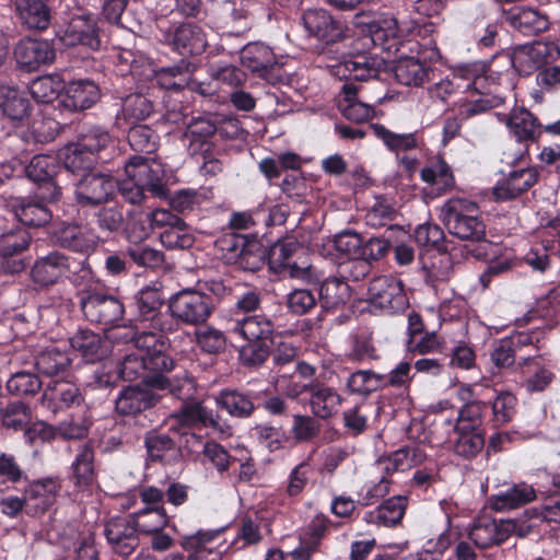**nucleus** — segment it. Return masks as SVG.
Listing matches in <instances>:
<instances>
[{"mask_svg": "<svg viewBox=\"0 0 560 560\" xmlns=\"http://www.w3.org/2000/svg\"><path fill=\"white\" fill-rule=\"evenodd\" d=\"M32 109L25 92L13 86H0V112L8 119L22 122L31 116Z\"/></svg>", "mask_w": 560, "mask_h": 560, "instance_id": "nucleus-31", "label": "nucleus"}, {"mask_svg": "<svg viewBox=\"0 0 560 560\" xmlns=\"http://www.w3.org/2000/svg\"><path fill=\"white\" fill-rule=\"evenodd\" d=\"M302 393L310 394L311 410L320 419H328L336 415L342 402L341 396L334 388L323 384H305L300 390H290L289 395L295 397Z\"/></svg>", "mask_w": 560, "mask_h": 560, "instance_id": "nucleus-20", "label": "nucleus"}, {"mask_svg": "<svg viewBox=\"0 0 560 560\" xmlns=\"http://www.w3.org/2000/svg\"><path fill=\"white\" fill-rule=\"evenodd\" d=\"M73 196L81 208H98L110 202L117 192V180L103 172L84 173L73 178Z\"/></svg>", "mask_w": 560, "mask_h": 560, "instance_id": "nucleus-6", "label": "nucleus"}, {"mask_svg": "<svg viewBox=\"0 0 560 560\" xmlns=\"http://www.w3.org/2000/svg\"><path fill=\"white\" fill-rule=\"evenodd\" d=\"M62 91L65 92V82L57 73L37 77L30 84V93L37 103H51Z\"/></svg>", "mask_w": 560, "mask_h": 560, "instance_id": "nucleus-47", "label": "nucleus"}, {"mask_svg": "<svg viewBox=\"0 0 560 560\" xmlns=\"http://www.w3.org/2000/svg\"><path fill=\"white\" fill-rule=\"evenodd\" d=\"M218 131L217 122L209 116L194 117L186 124L185 137L189 139L188 151L191 155L210 153L211 139Z\"/></svg>", "mask_w": 560, "mask_h": 560, "instance_id": "nucleus-27", "label": "nucleus"}, {"mask_svg": "<svg viewBox=\"0 0 560 560\" xmlns=\"http://www.w3.org/2000/svg\"><path fill=\"white\" fill-rule=\"evenodd\" d=\"M104 534L112 550L120 557L130 556L139 546V533L131 520L117 518L108 522Z\"/></svg>", "mask_w": 560, "mask_h": 560, "instance_id": "nucleus-23", "label": "nucleus"}, {"mask_svg": "<svg viewBox=\"0 0 560 560\" xmlns=\"http://www.w3.org/2000/svg\"><path fill=\"white\" fill-rule=\"evenodd\" d=\"M98 160L81 149L78 143L71 142L63 150L62 166L66 172L71 173L74 178L84 173L94 172V165Z\"/></svg>", "mask_w": 560, "mask_h": 560, "instance_id": "nucleus-45", "label": "nucleus"}, {"mask_svg": "<svg viewBox=\"0 0 560 560\" xmlns=\"http://www.w3.org/2000/svg\"><path fill=\"white\" fill-rule=\"evenodd\" d=\"M83 396L77 384L63 378L50 381L42 396V402L54 412L79 406Z\"/></svg>", "mask_w": 560, "mask_h": 560, "instance_id": "nucleus-22", "label": "nucleus"}, {"mask_svg": "<svg viewBox=\"0 0 560 560\" xmlns=\"http://www.w3.org/2000/svg\"><path fill=\"white\" fill-rule=\"evenodd\" d=\"M126 254L139 267L158 268L164 262V254L161 250L142 243L128 246Z\"/></svg>", "mask_w": 560, "mask_h": 560, "instance_id": "nucleus-60", "label": "nucleus"}, {"mask_svg": "<svg viewBox=\"0 0 560 560\" xmlns=\"http://www.w3.org/2000/svg\"><path fill=\"white\" fill-rule=\"evenodd\" d=\"M127 140L133 151L150 154L156 151L160 137L150 126L137 124L129 128Z\"/></svg>", "mask_w": 560, "mask_h": 560, "instance_id": "nucleus-48", "label": "nucleus"}, {"mask_svg": "<svg viewBox=\"0 0 560 560\" xmlns=\"http://www.w3.org/2000/svg\"><path fill=\"white\" fill-rule=\"evenodd\" d=\"M31 235L21 229L10 230L0 234V257H18L27 249Z\"/></svg>", "mask_w": 560, "mask_h": 560, "instance_id": "nucleus-52", "label": "nucleus"}, {"mask_svg": "<svg viewBox=\"0 0 560 560\" xmlns=\"http://www.w3.org/2000/svg\"><path fill=\"white\" fill-rule=\"evenodd\" d=\"M400 84L420 86L430 80L431 68L415 57H400L394 67Z\"/></svg>", "mask_w": 560, "mask_h": 560, "instance_id": "nucleus-39", "label": "nucleus"}, {"mask_svg": "<svg viewBox=\"0 0 560 560\" xmlns=\"http://www.w3.org/2000/svg\"><path fill=\"white\" fill-rule=\"evenodd\" d=\"M217 535L214 532H199L184 537L182 547L187 551H191L186 560H221V552L212 547H208Z\"/></svg>", "mask_w": 560, "mask_h": 560, "instance_id": "nucleus-46", "label": "nucleus"}, {"mask_svg": "<svg viewBox=\"0 0 560 560\" xmlns=\"http://www.w3.org/2000/svg\"><path fill=\"white\" fill-rule=\"evenodd\" d=\"M351 296V290L346 281L338 276L325 279L318 290L320 306L328 311L345 305Z\"/></svg>", "mask_w": 560, "mask_h": 560, "instance_id": "nucleus-43", "label": "nucleus"}, {"mask_svg": "<svg viewBox=\"0 0 560 560\" xmlns=\"http://www.w3.org/2000/svg\"><path fill=\"white\" fill-rule=\"evenodd\" d=\"M148 459L164 465L177 464L182 458V446L166 433L149 431L144 435Z\"/></svg>", "mask_w": 560, "mask_h": 560, "instance_id": "nucleus-29", "label": "nucleus"}, {"mask_svg": "<svg viewBox=\"0 0 560 560\" xmlns=\"http://www.w3.org/2000/svg\"><path fill=\"white\" fill-rule=\"evenodd\" d=\"M406 506V497L394 495L380 504L375 511L366 512L364 521L385 526H395L402 520Z\"/></svg>", "mask_w": 560, "mask_h": 560, "instance_id": "nucleus-40", "label": "nucleus"}, {"mask_svg": "<svg viewBox=\"0 0 560 560\" xmlns=\"http://www.w3.org/2000/svg\"><path fill=\"white\" fill-rule=\"evenodd\" d=\"M54 238L59 247L82 255H89L95 246L92 230L78 222H61L54 233Z\"/></svg>", "mask_w": 560, "mask_h": 560, "instance_id": "nucleus-19", "label": "nucleus"}, {"mask_svg": "<svg viewBox=\"0 0 560 560\" xmlns=\"http://www.w3.org/2000/svg\"><path fill=\"white\" fill-rule=\"evenodd\" d=\"M359 86L353 82H346L342 85V93L345 94V100L349 102V104L342 109V115L351 121L361 124L369 120L374 109L372 106L364 104L362 102L353 101L358 93Z\"/></svg>", "mask_w": 560, "mask_h": 560, "instance_id": "nucleus-49", "label": "nucleus"}, {"mask_svg": "<svg viewBox=\"0 0 560 560\" xmlns=\"http://www.w3.org/2000/svg\"><path fill=\"white\" fill-rule=\"evenodd\" d=\"M505 122L518 142H534L541 133L538 119L524 107L514 108Z\"/></svg>", "mask_w": 560, "mask_h": 560, "instance_id": "nucleus-33", "label": "nucleus"}, {"mask_svg": "<svg viewBox=\"0 0 560 560\" xmlns=\"http://www.w3.org/2000/svg\"><path fill=\"white\" fill-rule=\"evenodd\" d=\"M170 318L180 325L201 326L215 310L214 299L202 290L183 289L171 295L167 302Z\"/></svg>", "mask_w": 560, "mask_h": 560, "instance_id": "nucleus-4", "label": "nucleus"}, {"mask_svg": "<svg viewBox=\"0 0 560 560\" xmlns=\"http://www.w3.org/2000/svg\"><path fill=\"white\" fill-rule=\"evenodd\" d=\"M8 207L19 222L30 228L44 226L52 219V212L47 205L43 200L36 198H12L9 201Z\"/></svg>", "mask_w": 560, "mask_h": 560, "instance_id": "nucleus-24", "label": "nucleus"}, {"mask_svg": "<svg viewBox=\"0 0 560 560\" xmlns=\"http://www.w3.org/2000/svg\"><path fill=\"white\" fill-rule=\"evenodd\" d=\"M299 243L295 241H279L268 252V265L277 273L284 272L285 267L291 262L293 254L298 250Z\"/></svg>", "mask_w": 560, "mask_h": 560, "instance_id": "nucleus-58", "label": "nucleus"}, {"mask_svg": "<svg viewBox=\"0 0 560 560\" xmlns=\"http://www.w3.org/2000/svg\"><path fill=\"white\" fill-rule=\"evenodd\" d=\"M440 219L453 236L470 242L486 240V224L476 202L451 198L441 207Z\"/></svg>", "mask_w": 560, "mask_h": 560, "instance_id": "nucleus-3", "label": "nucleus"}, {"mask_svg": "<svg viewBox=\"0 0 560 560\" xmlns=\"http://www.w3.org/2000/svg\"><path fill=\"white\" fill-rule=\"evenodd\" d=\"M155 112L154 103L144 94L132 93L122 100L121 109L116 115V124H128L149 118Z\"/></svg>", "mask_w": 560, "mask_h": 560, "instance_id": "nucleus-38", "label": "nucleus"}, {"mask_svg": "<svg viewBox=\"0 0 560 560\" xmlns=\"http://www.w3.org/2000/svg\"><path fill=\"white\" fill-rule=\"evenodd\" d=\"M374 133L382 139L390 151H409L419 145L416 133H395L386 129L383 125H372Z\"/></svg>", "mask_w": 560, "mask_h": 560, "instance_id": "nucleus-53", "label": "nucleus"}, {"mask_svg": "<svg viewBox=\"0 0 560 560\" xmlns=\"http://www.w3.org/2000/svg\"><path fill=\"white\" fill-rule=\"evenodd\" d=\"M71 360L69 355L57 349L48 348L42 351L35 360L36 371L50 378H63L69 372Z\"/></svg>", "mask_w": 560, "mask_h": 560, "instance_id": "nucleus-37", "label": "nucleus"}, {"mask_svg": "<svg viewBox=\"0 0 560 560\" xmlns=\"http://www.w3.org/2000/svg\"><path fill=\"white\" fill-rule=\"evenodd\" d=\"M71 481L79 490L90 487L95 479L94 451L89 444L80 447L71 465Z\"/></svg>", "mask_w": 560, "mask_h": 560, "instance_id": "nucleus-44", "label": "nucleus"}, {"mask_svg": "<svg viewBox=\"0 0 560 560\" xmlns=\"http://www.w3.org/2000/svg\"><path fill=\"white\" fill-rule=\"evenodd\" d=\"M160 390L167 392L173 397L182 401V406L176 413L178 423L185 429L194 427H211L222 431L220 417L208 409L199 401H194L197 388L192 377L184 372L183 376L154 377L151 381Z\"/></svg>", "mask_w": 560, "mask_h": 560, "instance_id": "nucleus-1", "label": "nucleus"}, {"mask_svg": "<svg viewBox=\"0 0 560 560\" xmlns=\"http://www.w3.org/2000/svg\"><path fill=\"white\" fill-rule=\"evenodd\" d=\"M241 61L252 72L258 73L270 84L282 81L280 67L270 47L260 43H250L241 51Z\"/></svg>", "mask_w": 560, "mask_h": 560, "instance_id": "nucleus-15", "label": "nucleus"}, {"mask_svg": "<svg viewBox=\"0 0 560 560\" xmlns=\"http://www.w3.org/2000/svg\"><path fill=\"white\" fill-rule=\"evenodd\" d=\"M71 271L70 258L61 252L54 250L35 260L31 269V279L36 287L44 289L57 284Z\"/></svg>", "mask_w": 560, "mask_h": 560, "instance_id": "nucleus-14", "label": "nucleus"}, {"mask_svg": "<svg viewBox=\"0 0 560 560\" xmlns=\"http://www.w3.org/2000/svg\"><path fill=\"white\" fill-rule=\"evenodd\" d=\"M535 498V489L532 486L522 482L492 495L490 498V506L494 511L500 512L516 509L523 504L532 502Z\"/></svg>", "mask_w": 560, "mask_h": 560, "instance_id": "nucleus-41", "label": "nucleus"}, {"mask_svg": "<svg viewBox=\"0 0 560 560\" xmlns=\"http://www.w3.org/2000/svg\"><path fill=\"white\" fill-rule=\"evenodd\" d=\"M249 240L247 235L230 231L218 237L215 246L222 252L225 260L233 264L236 257H240Z\"/></svg>", "mask_w": 560, "mask_h": 560, "instance_id": "nucleus-64", "label": "nucleus"}, {"mask_svg": "<svg viewBox=\"0 0 560 560\" xmlns=\"http://www.w3.org/2000/svg\"><path fill=\"white\" fill-rule=\"evenodd\" d=\"M85 152L92 154L97 160L105 162L109 156L107 151L114 149V140L108 133L101 127L92 126L83 129L74 141Z\"/></svg>", "mask_w": 560, "mask_h": 560, "instance_id": "nucleus-36", "label": "nucleus"}, {"mask_svg": "<svg viewBox=\"0 0 560 560\" xmlns=\"http://www.w3.org/2000/svg\"><path fill=\"white\" fill-rule=\"evenodd\" d=\"M145 361L144 350L137 348L136 351L127 353L120 362L119 373L121 377L129 382L142 377L147 383V377L150 375Z\"/></svg>", "mask_w": 560, "mask_h": 560, "instance_id": "nucleus-55", "label": "nucleus"}, {"mask_svg": "<svg viewBox=\"0 0 560 560\" xmlns=\"http://www.w3.org/2000/svg\"><path fill=\"white\" fill-rule=\"evenodd\" d=\"M15 10L21 25L28 31H46L52 20L48 0H16Z\"/></svg>", "mask_w": 560, "mask_h": 560, "instance_id": "nucleus-28", "label": "nucleus"}, {"mask_svg": "<svg viewBox=\"0 0 560 560\" xmlns=\"http://www.w3.org/2000/svg\"><path fill=\"white\" fill-rule=\"evenodd\" d=\"M416 242L423 247H432L438 252L446 253L448 250L445 243V235L443 230L432 223L420 224L415 230Z\"/></svg>", "mask_w": 560, "mask_h": 560, "instance_id": "nucleus-62", "label": "nucleus"}, {"mask_svg": "<svg viewBox=\"0 0 560 560\" xmlns=\"http://www.w3.org/2000/svg\"><path fill=\"white\" fill-rule=\"evenodd\" d=\"M13 58L16 67L23 72L39 71L56 61L57 50L54 39L26 36L14 46Z\"/></svg>", "mask_w": 560, "mask_h": 560, "instance_id": "nucleus-8", "label": "nucleus"}, {"mask_svg": "<svg viewBox=\"0 0 560 560\" xmlns=\"http://www.w3.org/2000/svg\"><path fill=\"white\" fill-rule=\"evenodd\" d=\"M234 330L246 341L238 351L241 363L246 368L262 365L275 346L272 320L265 315L246 316L236 322Z\"/></svg>", "mask_w": 560, "mask_h": 560, "instance_id": "nucleus-2", "label": "nucleus"}, {"mask_svg": "<svg viewBox=\"0 0 560 560\" xmlns=\"http://www.w3.org/2000/svg\"><path fill=\"white\" fill-rule=\"evenodd\" d=\"M130 338L136 340V348L144 350L148 372L153 373L147 377L148 384L160 390L151 381L159 376L166 377L164 373L175 366L174 359L165 350V342L153 331H143L138 338L131 334Z\"/></svg>", "mask_w": 560, "mask_h": 560, "instance_id": "nucleus-10", "label": "nucleus"}, {"mask_svg": "<svg viewBox=\"0 0 560 560\" xmlns=\"http://www.w3.org/2000/svg\"><path fill=\"white\" fill-rule=\"evenodd\" d=\"M382 63V60L372 56H355L351 59L346 60L342 63V68L345 71L343 77L347 78V82H363L372 79H377L380 75Z\"/></svg>", "mask_w": 560, "mask_h": 560, "instance_id": "nucleus-42", "label": "nucleus"}, {"mask_svg": "<svg viewBox=\"0 0 560 560\" xmlns=\"http://www.w3.org/2000/svg\"><path fill=\"white\" fill-rule=\"evenodd\" d=\"M80 307L85 319L101 325L105 329L120 328L119 322L125 315V305L117 295L89 291L80 298Z\"/></svg>", "mask_w": 560, "mask_h": 560, "instance_id": "nucleus-7", "label": "nucleus"}, {"mask_svg": "<svg viewBox=\"0 0 560 560\" xmlns=\"http://www.w3.org/2000/svg\"><path fill=\"white\" fill-rule=\"evenodd\" d=\"M509 25L525 36H537L549 30L548 15L534 8H515L506 15Z\"/></svg>", "mask_w": 560, "mask_h": 560, "instance_id": "nucleus-30", "label": "nucleus"}, {"mask_svg": "<svg viewBox=\"0 0 560 560\" xmlns=\"http://www.w3.org/2000/svg\"><path fill=\"white\" fill-rule=\"evenodd\" d=\"M43 387V382L38 375L25 371L14 373L7 381L9 393L18 396H34Z\"/></svg>", "mask_w": 560, "mask_h": 560, "instance_id": "nucleus-56", "label": "nucleus"}, {"mask_svg": "<svg viewBox=\"0 0 560 560\" xmlns=\"http://www.w3.org/2000/svg\"><path fill=\"white\" fill-rule=\"evenodd\" d=\"M138 533L153 534L162 530L167 524V514L163 508H148L130 518Z\"/></svg>", "mask_w": 560, "mask_h": 560, "instance_id": "nucleus-50", "label": "nucleus"}, {"mask_svg": "<svg viewBox=\"0 0 560 560\" xmlns=\"http://www.w3.org/2000/svg\"><path fill=\"white\" fill-rule=\"evenodd\" d=\"M165 40L174 51L184 57L199 56L208 46L202 27L192 22L174 25L165 34Z\"/></svg>", "mask_w": 560, "mask_h": 560, "instance_id": "nucleus-13", "label": "nucleus"}, {"mask_svg": "<svg viewBox=\"0 0 560 560\" xmlns=\"http://www.w3.org/2000/svg\"><path fill=\"white\" fill-rule=\"evenodd\" d=\"M155 390L148 383L124 386L115 399V411L119 416L136 417L153 408L162 398Z\"/></svg>", "mask_w": 560, "mask_h": 560, "instance_id": "nucleus-11", "label": "nucleus"}, {"mask_svg": "<svg viewBox=\"0 0 560 560\" xmlns=\"http://www.w3.org/2000/svg\"><path fill=\"white\" fill-rule=\"evenodd\" d=\"M128 177L135 178L145 190L158 197L166 196L164 171L161 164L141 155L132 156L125 165Z\"/></svg>", "mask_w": 560, "mask_h": 560, "instance_id": "nucleus-16", "label": "nucleus"}, {"mask_svg": "<svg viewBox=\"0 0 560 560\" xmlns=\"http://www.w3.org/2000/svg\"><path fill=\"white\" fill-rule=\"evenodd\" d=\"M559 55L556 43L537 40L514 47L511 65L520 75L527 77L555 61Z\"/></svg>", "mask_w": 560, "mask_h": 560, "instance_id": "nucleus-9", "label": "nucleus"}, {"mask_svg": "<svg viewBox=\"0 0 560 560\" xmlns=\"http://www.w3.org/2000/svg\"><path fill=\"white\" fill-rule=\"evenodd\" d=\"M381 377L372 370H358L350 374L347 380V388L351 394L369 396L371 393L381 389Z\"/></svg>", "mask_w": 560, "mask_h": 560, "instance_id": "nucleus-54", "label": "nucleus"}, {"mask_svg": "<svg viewBox=\"0 0 560 560\" xmlns=\"http://www.w3.org/2000/svg\"><path fill=\"white\" fill-rule=\"evenodd\" d=\"M303 25L310 35L326 43L334 44L343 38V25L324 9H311L303 13Z\"/></svg>", "mask_w": 560, "mask_h": 560, "instance_id": "nucleus-17", "label": "nucleus"}, {"mask_svg": "<svg viewBox=\"0 0 560 560\" xmlns=\"http://www.w3.org/2000/svg\"><path fill=\"white\" fill-rule=\"evenodd\" d=\"M509 538V527L501 526V520H479L469 532V539L480 549L500 545Z\"/></svg>", "mask_w": 560, "mask_h": 560, "instance_id": "nucleus-35", "label": "nucleus"}, {"mask_svg": "<svg viewBox=\"0 0 560 560\" xmlns=\"http://www.w3.org/2000/svg\"><path fill=\"white\" fill-rule=\"evenodd\" d=\"M136 308L135 322L150 331L156 330L165 334L176 332V322L170 318V314L163 313V293L156 289L147 287L133 296Z\"/></svg>", "mask_w": 560, "mask_h": 560, "instance_id": "nucleus-5", "label": "nucleus"}, {"mask_svg": "<svg viewBox=\"0 0 560 560\" xmlns=\"http://www.w3.org/2000/svg\"><path fill=\"white\" fill-rule=\"evenodd\" d=\"M58 491L51 478L33 481L24 489L25 513L30 516H39L48 511L55 501Z\"/></svg>", "mask_w": 560, "mask_h": 560, "instance_id": "nucleus-26", "label": "nucleus"}, {"mask_svg": "<svg viewBox=\"0 0 560 560\" xmlns=\"http://www.w3.org/2000/svg\"><path fill=\"white\" fill-rule=\"evenodd\" d=\"M538 180V172L535 167L513 170L498 182L493 188V197L497 201L513 200L530 189Z\"/></svg>", "mask_w": 560, "mask_h": 560, "instance_id": "nucleus-21", "label": "nucleus"}, {"mask_svg": "<svg viewBox=\"0 0 560 560\" xmlns=\"http://www.w3.org/2000/svg\"><path fill=\"white\" fill-rule=\"evenodd\" d=\"M217 404L233 417L248 418L257 408L256 390L224 389L217 397Z\"/></svg>", "mask_w": 560, "mask_h": 560, "instance_id": "nucleus-32", "label": "nucleus"}, {"mask_svg": "<svg viewBox=\"0 0 560 560\" xmlns=\"http://www.w3.org/2000/svg\"><path fill=\"white\" fill-rule=\"evenodd\" d=\"M398 284L386 276L372 279L368 288L369 300L380 306L390 305L394 296L399 292Z\"/></svg>", "mask_w": 560, "mask_h": 560, "instance_id": "nucleus-51", "label": "nucleus"}, {"mask_svg": "<svg viewBox=\"0 0 560 560\" xmlns=\"http://www.w3.org/2000/svg\"><path fill=\"white\" fill-rule=\"evenodd\" d=\"M372 266L360 255L347 257L338 262L337 276L348 283L349 281L358 282L363 280L370 272Z\"/></svg>", "mask_w": 560, "mask_h": 560, "instance_id": "nucleus-57", "label": "nucleus"}, {"mask_svg": "<svg viewBox=\"0 0 560 560\" xmlns=\"http://www.w3.org/2000/svg\"><path fill=\"white\" fill-rule=\"evenodd\" d=\"M59 40L67 47L84 46L97 50L101 47V37L95 16L91 13L74 14Z\"/></svg>", "mask_w": 560, "mask_h": 560, "instance_id": "nucleus-12", "label": "nucleus"}, {"mask_svg": "<svg viewBox=\"0 0 560 560\" xmlns=\"http://www.w3.org/2000/svg\"><path fill=\"white\" fill-rule=\"evenodd\" d=\"M396 215V209L385 198H376L375 203L365 214V223L374 229L386 225L392 228L390 223L395 220Z\"/></svg>", "mask_w": 560, "mask_h": 560, "instance_id": "nucleus-63", "label": "nucleus"}, {"mask_svg": "<svg viewBox=\"0 0 560 560\" xmlns=\"http://www.w3.org/2000/svg\"><path fill=\"white\" fill-rule=\"evenodd\" d=\"M69 342L73 351L86 363L102 361L109 353L108 341L102 335L88 328L74 332L69 338Z\"/></svg>", "mask_w": 560, "mask_h": 560, "instance_id": "nucleus-25", "label": "nucleus"}, {"mask_svg": "<svg viewBox=\"0 0 560 560\" xmlns=\"http://www.w3.org/2000/svg\"><path fill=\"white\" fill-rule=\"evenodd\" d=\"M240 257H236L233 264H236L244 271H258L265 264L266 250L262 245L255 238H250Z\"/></svg>", "mask_w": 560, "mask_h": 560, "instance_id": "nucleus-59", "label": "nucleus"}, {"mask_svg": "<svg viewBox=\"0 0 560 560\" xmlns=\"http://www.w3.org/2000/svg\"><path fill=\"white\" fill-rule=\"evenodd\" d=\"M94 218L98 230L107 235L119 232L124 224L122 211L117 206L98 207Z\"/></svg>", "mask_w": 560, "mask_h": 560, "instance_id": "nucleus-61", "label": "nucleus"}, {"mask_svg": "<svg viewBox=\"0 0 560 560\" xmlns=\"http://www.w3.org/2000/svg\"><path fill=\"white\" fill-rule=\"evenodd\" d=\"M8 167H11L12 171L20 167L21 172L24 173L30 180L39 185L44 180L56 177L59 165L54 156L37 154L34 155L26 165H23L18 159H12Z\"/></svg>", "mask_w": 560, "mask_h": 560, "instance_id": "nucleus-34", "label": "nucleus"}, {"mask_svg": "<svg viewBox=\"0 0 560 560\" xmlns=\"http://www.w3.org/2000/svg\"><path fill=\"white\" fill-rule=\"evenodd\" d=\"M100 98L101 89L93 80L79 79L65 84L59 105L69 112H81L92 107Z\"/></svg>", "mask_w": 560, "mask_h": 560, "instance_id": "nucleus-18", "label": "nucleus"}]
</instances>
